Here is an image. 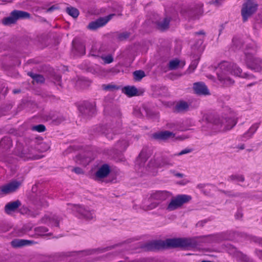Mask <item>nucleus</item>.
I'll return each instance as SVG.
<instances>
[{"label":"nucleus","instance_id":"nucleus-30","mask_svg":"<svg viewBox=\"0 0 262 262\" xmlns=\"http://www.w3.org/2000/svg\"><path fill=\"white\" fill-rule=\"evenodd\" d=\"M66 12L73 18H77L79 14L78 10L73 7H67L66 8Z\"/></svg>","mask_w":262,"mask_h":262},{"label":"nucleus","instance_id":"nucleus-15","mask_svg":"<svg viewBox=\"0 0 262 262\" xmlns=\"http://www.w3.org/2000/svg\"><path fill=\"white\" fill-rule=\"evenodd\" d=\"M30 148L27 146H24L20 143H18L16 145L15 148V153L19 157L24 159L25 160H28V158L33 157L32 154H28V151Z\"/></svg>","mask_w":262,"mask_h":262},{"label":"nucleus","instance_id":"nucleus-50","mask_svg":"<svg viewBox=\"0 0 262 262\" xmlns=\"http://www.w3.org/2000/svg\"><path fill=\"white\" fill-rule=\"evenodd\" d=\"M73 171L77 174H81V173H83L82 169L79 167H76V168H74Z\"/></svg>","mask_w":262,"mask_h":262},{"label":"nucleus","instance_id":"nucleus-61","mask_svg":"<svg viewBox=\"0 0 262 262\" xmlns=\"http://www.w3.org/2000/svg\"><path fill=\"white\" fill-rule=\"evenodd\" d=\"M256 83V82H252L251 83H249V84H247V87H250V86H252L254 85Z\"/></svg>","mask_w":262,"mask_h":262},{"label":"nucleus","instance_id":"nucleus-39","mask_svg":"<svg viewBox=\"0 0 262 262\" xmlns=\"http://www.w3.org/2000/svg\"><path fill=\"white\" fill-rule=\"evenodd\" d=\"M233 44L237 49H240L243 45L242 41L237 38H234L233 39Z\"/></svg>","mask_w":262,"mask_h":262},{"label":"nucleus","instance_id":"nucleus-37","mask_svg":"<svg viewBox=\"0 0 262 262\" xmlns=\"http://www.w3.org/2000/svg\"><path fill=\"white\" fill-rule=\"evenodd\" d=\"M28 154H32L33 156L32 158H28V160H37L41 158L43 156H39L35 154V150L32 147H30L28 151Z\"/></svg>","mask_w":262,"mask_h":262},{"label":"nucleus","instance_id":"nucleus-38","mask_svg":"<svg viewBox=\"0 0 262 262\" xmlns=\"http://www.w3.org/2000/svg\"><path fill=\"white\" fill-rule=\"evenodd\" d=\"M2 146L6 145V150L10 149L12 146V141L9 139L3 140L1 142Z\"/></svg>","mask_w":262,"mask_h":262},{"label":"nucleus","instance_id":"nucleus-19","mask_svg":"<svg viewBox=\"0 0 262 262\" xmlns=\"http://www.w3.org/2000/svg\"><path fill=\"white\" fill-rule=\"evenodd\" d=\"M21 206L19 200L7 203L5 206V211L7 214H11L14 212Z\"/></svg>","mask_w":262,"mask_h":262},{"label":"nucleus","instance_id":"nucleus-7","mask_svg":"<svg viewBox=\"0 0 262 262\" xmlns=\"http://www.w3.org/2000/svg\"><path fill=\"white\" fill-rule=\"evenodd\" d=\"M73 210L77 213L76 215L80 219L89 221L95 217L94 210H91L88 207L73 205Z\"/></svg>","mask_w":262,"mask_h":262},{"label":"nucleus","instance_id":"nucleus-28","mask_svg":"<svg viewBox=\"0 0 262 262\" xmlns=\"http://www.w3.org/2000/svg\"><path fill=\"white\" fill-rule=\"evenodd\" d=\"M189 105L185 101H180L176 105V110L178 112H182L188 110Z\"/></svg>","mask_w":262,"mask_h":262},{"label":"nucleus","instance_id":"nucleus-48","mask_svg":"<svg viewBox=\"0 0 262 262\" xmlns=\"http://www.w3.org/2000/svg\"><path fill=\"white\" fill-rule=\"evenodd\" d=\"M182 13L184 15L186 14L188 16V17H192V10H189V11H187L185 9H183L182 10Z\"/></svg>","mask_w":262,"mask_h":262},{"label":"nucleus","instance_id":"nucleus-43","mask_svg":"<svg viewBox=\"0 0 262 262\" xmlns=\"http://www.w3.org/2000/svg\"><path fill=\"white\" fill-rule=\"evenodd\" d=\"M129 36V33L127 32H124L121 33L118 36V38L120 40H123L128 38Z\"/></svg>","mask_w":262,"mask_h":262},{"label":"nucleus","instance_id":"nucleus-57","mask_svg":"<svg viewBox=\"0 0 262 262\" xmlns=\"http://www.w3.org/2000/svg\"><path fill=\"white\" fill-rule=\"evenodd\" d=\"M255 242L262 246V238H257Z\"/></svg>","mask_w":262,"mask_h":262},{"label":"nucleus","instance_id":"nucleus-8","mask_svg":"<svg viewBox=\"0 0 262 262\" xmlns=\"http://www.w3.org/2000/svg\"><path fill=\"white\" fill-rule=\"evenodd\" d=\"M30 14L27 12L21 10H14L12 11L9 17L3 19V24L5 25H9L16 23L18 19L29 18Z\"/></svg>","mask_w":262,"mask_h":262},{"label":"nucleus","instance_id":"nucleus-6","mask_svg":"<svg viewBox=\"0 0 262 262\" xmlns=\"http://www.w3.org/2000/svg\"><path fill=\"white\" fill-rule=\"evenodd\" d=\"M122 244H116L111 246H107L102 248H98L95 249H86L81 251H73L72 252V255L77 256L78 257H82L84 256L90 255L95 254L102 253L107 251L111 250L116 247L120 246Z\"/></svg>","mask_w":262,"mask_h":262},{"label":"nucleus","instance_id":"nucleus-24","mask_svg":"<svg viewBox=\"0 0 262 262\" xmlns=\"http://www.w3.org/2000/svg\"><path fill=\"white\" fill-rule=\"evenodd\" d=\"M96 57H100L103 61L104 64H110L113 62L114 57L112 55L108 54L105 55L103 53L102 54H94Z\"/></svg>","mask_w":262,"mask_h":262},{"label":"nucleus","instance_id":"nucleus-63","mask_svg":"<svg viewBox=\"0 0 262 262\" xmlns=\"http://www.w3.org/2000/svg\"><path fill=\"white\" fill-rule=\"evenodd\" d=\"M42 145H45V146H46V147H45V149H43V150H46L47 149H48L49 148V147L48 146V145H47V144H45V143H42Z\"/></svg>","mask_w":262,"mask_h":262},{"label":"nucleus","instance_id":"nucleus-58","mask_svg":"<svg viewBox=\"0 0 262 262\" xmlns=\"http://www.w3.org/2000/svg\"><path fill=\"white\" fill-rule=\"evenodd\" d=\"M195 34H196V35H205V32L204 31L201 30V31H200L199 32H195Z\"/></svg>","mask_w":262,"mask_h":262},{"label":"nucleus","instance_id":"nucleus-59","mask_svg":"<svg viewBox=\"0 0 262 262\" xmlns=\"http://www.w3.org/2000/svg\"><path fill=\"white\" fill-rule=\"evenodd\" d=\"M206 223L205 221H201V222H199L196 225L198 226H204V224Z\"/></svg>","mask_w":262,"mask_h":262},{"label":"nucleus","instance_id":"nucleus-49","mask_svg":"<svg viewBox=\"0 0 262 262\" xmlns=\"http://www.w3.org/2000/svg\"><path fill=\"white\" fill-rule=\"evenodd\" d=\"M254 253L259 259L262 260V250L256 249L254 251Z\"/></svg>","mask_w":262,"mask_h":262},{"label":"nucleus","instance_id":"nucleus-33","mask_svg":"<svg viewBox=\"0 0 262 262\" xmlns=\"http://www.w3.org/2000/svg\"><path fill=\"white\" fill-rule=\"evenodd\" d=\"M134 80L136 81H140L145 76V74L143 71L137 70L133 73Z\"/></svg>","mask_w":262,"mask_h":262},{"label":"nucleus","instance_id":"nucleus-53","mask_svg":"<svg viewBox=\"0 0 262 262\" xmlns=\"http://www.w3.org/2000/svg\"><path fill=\"white\" fill-rule=\"evenodd\" d=\"M25 241L26 242H26V246L31 245L35 244L36 243V242H35L34 241H33V240L25 239Z\"/></svg>","mask_w":262,"mask_h":262},{"label":"nucleus","instance_id":"nucleus-34","mask_svg":"<svg viewBox=\"0 0 262 262\" xmlns=\"http://www.w3.org/2000/svg\"><path fill=\"white\" fill-rule=\"evenodd\" d=\"M180 61L179 59L172 60L169 62V69L170 70L177 69L180 66Z\"/></svg>","mask_w":262,"mask_h":262},{"label":"nucleus","instance_id":"nucleus-44","mask_svg":"<svg viewBox=\"0 0 262 262\" xmlns=\"http://www.w3.org/2000/svg\"><path fill=\"white\" fill-rule=\"evenodd\" d=\"M102 86L103 89L106 91L112 90L117 88L116 85L112 84L103 85Z\"/></svg>","mask_w":262,"mask_h":262},{"label":"nucleus","instance_id":"nucleus-41","mask_svg":"<svg viewBox=\"0 0 262 262\" xmlns=\"http://www.w3.org/2000/svg\"><path fill=\"white\" fill-rule=\"evenodd\" d=\"M61 77L60 75H55L53 77V82L55 84L61 86Z\"/></svg>","mask_w":262,"mask_h":262},{"label":"nucleus","instance_id":"nucleus-21","mask_svg":"<svg viewBox=\"0 0 262 262\" xmlns=\"http://www.w3.org/2000/svg\"><path fill=\"white\" fill-rule=\"evenodd\" d=\"M259 126V123H255L253 124L243 135V138L247 140L252 137L254 134L257 130Z\"/></svg>","mask_w":262,"mask_h":262},{"label":"nucleus","instance_id":"nucleus-22","mask_svg":"<svg viewBox=\"0 0 262 262\" xmlns=\"http://www.w3.org/2000/svg\"><path fill=\"white\" fill-rule=\"evenodd\" d=\"M170 21V17H165L161 21H158L156 23L157 28L161 31H164L167 29Z\"/></svg>","mask_w":262,"mask_h":262},{"label":"nucleus","instance_id":"nucleus-26","mask_svg":"<svg viewBox=\"0 0 262 262\" xmlns=\"http://www.w3.org/2000/svg\"><path fill=\"white\" fill-rule=\"evenodd\" d=\"M97 130L99 133H101L105 134V136L109 140L113 139V134H112V129H107L103 126H99L97 128Z\"/></svg>","mask_w":262,"mask_h":262},{"label":"nucleus","instance_id":"nucleus-11","mask_svg":"<svg viewBox=\"0 0 262 262\" xmlns=\"http://www.w3.org/2000/svg\"><path fill=\"white\" fill-rule=\"evenodd\" d=\"M225 248L226 251L230 254L234 256L239 262H255L248 255L241 251H237L236 248L230 244L225 245Z\"/></svg>","mask_w":262,"mask_h":262},{"label":"nucleus","instance_id":"nucleus-20","mask_svg":"<svg viewBox=\"0 0 262 262\" xmlns=\"http://www.w3.org/2000/svg\"><path fill=\"white\" fill-rule=\"evenodd\" d=\"M59 221V217L55 215H53L51 216L45 215L41 219L40 223L43 224L50 223L52 226L58 227Z\"/></svg>","mask_w":262,"mask_h":262},{"label":"nucleus","instance_id":"nucleus-29","mask_svg":"<svg viewBox=\"0 0 262 262\" xmlns=\"http://www.w3.org/2000/svg\"><path fill=\"white\" fill-rule=\"evenodd\" d=\"M28 75L37 83H41L45 81L44 77L41 75L34 74L31 72H28Z\"/></svg>","mask_w":262,"mask_h":262},{"label":"nucleus","instance_id":"nucleus-52","mask_svg":"<svg viewBox=\"0 0 262 262\" xmlns=\"http://www.w3.org/2000/svg\"><path fill=\"white\" fill-rule=\"evenodd\" d=\"M222 1L221 0H215L212 2V4L216 7H219L222 5Z\"/></svg>","mask_w":262,"mask_h":262},{"label":"nucleus","instance_id":"nucleus-10","mask_svg":"<svg viewBox=\"0 0 262 262\" xmlns=\"http://www.w3.org/2000/svg\"><path fill=\"white\" fill-rule=\"evenodd\" d=\"M257 9V5L251 0H247L243 4L241 10L243 21H246L248 18L251 16Z\"/></svg>","mask_w":262,"mask_h":262},{"label":"nucleus","instance_id":"nucleus-45","mask_svg":"<svg viewBox=\"0 0 262 262\" xmlns=\"http://www.w3.org/2000/svg\"><path fill=\"white\" fill-rule=\"evenodd\" d=\"M191 151H192V150L190 149L185 148V149L182 150V151H181L180 152H179L177 154H175L174 155L179 156H181V155H183L184 154H188V153L191 152Z\"/></svg>","mask_w":262,"mask_h":262},{"label":"nucleus","instance_id":"nucleus-25","mask_svg":"<svg viewBox=\"0 0 262 262\" xmlns=\"http://www.w3.org/2000/svg\"><path fill=\"white\" fill-rule=\"evenodd\" d=\"M128 146V142L125 140L118 141L115 144V148L116 150L119 151H123L126 150Z\"/></svg>","mask_w":262,"mask_h":262},{"label":"nucleus","instance_id":"nucleus-47","mask_svg":"<svg viewBox=\"0 0 262 262\" xmlns=\"http://www.w3.org/2000/svg\"><path fill=\"white\" fill-rule=\"evenodd\" d=\"M222 193H224L225 194L228 196H232V197H235V196H239V193H235V194H232L230 191H226L224 190H220Z\"/></svg>","mask_w":262,"mask_h":262},{"label":"nucleus","instance_id":"nucleus-36","mask_svg":"<svg viewBox=\"0 0 262 262\" xmlns=\"http://www.w3.org/2000/svg\"><path fill=\"white\" fill-rule=\"evenodd\" d=\"M31 130L38 133H41L46 130V126L43 124H38L32 126Z\"/></svg>","mask_w":262,"mask_h":262},{"label":"nucleus","instance_id":"nucleus-1","mask_svg":"<svg viewBox=\"0 0 262 262\" xmlns=\"http://www.w3.org/2000/svg\"><path fill=\"white\" fill-rule=\"evenodd\" d=\"M203 238L204 242L211 243L214 240L212 235L197 236L192 238H168L165 241H154L149 242L141 246V248L145 251H152L168 248H187L195 247L198 245V239Z\"/></svg>","mask_w":262,"mask_h":262},{"label":"nucleus","instance_id":"nucleus-2","mask_svg":"<svg viewBox=\"0 0 262 262\" xmlns=\"http://www.w3.org/2000/svg\"><path fill=\"white\" fill-rule=\"evenodd\" d=\"M230 74L248 79H255L252 74L243 73L242 69L236 64L224 61L219 64L217 69V78L220 84L224 86L233 84L234 81L229 76Z\"/></svg>","mask_w":262,"mask_h":262},{"label":"nucleus","instance_id":"nucleus-18","mask_svg":"<svg viewBox=\"0 0 262 262\" xmlns=\"http://www.w3.org/2000/svg\"><path fill=\"white\" fill-rule=\"evenodd\" d=\"M175 134L171 132L166 130L162 131L152 134V138L157 140H166L170 138H173Z\"/></svg>","mask_w":262,"mask_h":262},{"label":"nucleus","instance_id":"nucleus-54","mask_svg":"<svg viewBox=\"0 0 262 262\" xmlns=\"http://www.w3.org/2000/svg\"><path fill=\"white\" fill-rule=\"evenodd\" d=\"M56 9H57V7H56L55 6H52L51 7H50V8H49L47 10V12H51L52 11H53L54 10H55Z\"/></svg>","mask_w":262,"mask_h":262},{"label":"nucleus","instance_id":"nucleus-4","mask_svg":"<svg viewBox=\"0 0 262 262\" xmlns=\"http://www.w3.org/2000/svg\"><path fill=\"white\" fill-rule=\"evenodd\" d=\"M245 54L247 68L256 72H261L262 71V59L248 52L245 51Z\"/></svg>","mask_w":262,"mask_h":262},{"label":"nucleus","instance_id":"nucleus-17","mask_svg":"<svg viewBox=\"0 0 262 262\" xmlns=\"http://www.w3.org/2000/svg\"><path fill=\"white\" fill-rule=\"evenodd\" d=\"M193 89L194 92L199 95H208L210 94L209 90L204 82L194 83Z\"/></svg>","mask_w":262,"mask_h":262},{"label":"nucleus","instance_id":"nucleus-12","mask_svg":"<svg viewBox=\"0 0 262 262\" xmlns=\"http://www.w3.org/2000/svg\"><path fill=\"white\" fill-rule=\"evenodd\" d=\"M21 183L17 181H13L0 187V194H8L16 191Z\"/></svg>","mask_w":262,"mask_h":262},{"label":"nucleus","instance_id":"nucleus-23","mask_svg":"<svg viewBox=\"0 0 262 262\" xmlns=\"http://www.w3.org/2000/svg\"><path fill=\"white\" fill-rule=\"evenodd\" d=\"M123 93L129 97L136 96L138 93V90L135 86H127L122 89Z\"/></svg>","mask_w":262,"mask_h":262},{"label":"nucleus","instance_id":"nucleus-32","mask_svg":"<svg viewBox=\"0 0 262 262\" xmlns=\"http://www.w3.org/2000/svg\"><path fill=\"white\" fill-rule=\"evenodd\" d=\"M146 159L143 157L142 154H140L136 160V166H138V169L142 168L144 167Z\"/></svg>","mask_w":262,"mask_h":262},{"label":"nucleus","instance_id":"nucleus-64","mask_svg":"<svg viewBox=\"0 0 262 262\" xmlns=\"http://www.w3.org/2000/svg\"><path fill=\"white\" fill-rule=\"evenodd\" d=\"M239 149H244L245 148V146L244 144L240 146V147H239Z\"/></svg>","mask_w":262,"mask_h":262},{"label":"nucleus","instance_id":"nucleus-60","mask_svg":"<svg viewBox=\"0 0 262 262\" xmlns=\"http://www.w3.org/2000/svg\"><path fill=\"white\" fill-rule=\"evenodd\" d=\"M20 92V89H15L13 90V93L15 94L19 93Z\"/></svg>","mask_w":262,"mask_h":262},{"label":"nucleus","instance_id":"nucleus-35","mask_svg":"<svg viewBox=\"0 0 262 262\" xmlns=\"http://www.w3.org/2000/svg\"><path fill=\"white\" fill-rule=\"evenodd\" d=\"M35 231L36 234L42 236L46 234V233L48 231V229L45 227L40 226L35 228Z\"/></svg>","mask_w":262,"mask_h":262},{"label":"nucleus","instance_id":"nucleus-42","mask_svg":"<svg viewBox=\"0 0 262 262\" xmlns=\"http://www.w3.org/2000/svg\"><path fill=\"white\" fill-rule=\"evenodd\" d=\"M160 205V202H151L149 205L147 206V209L148 210H152L156 208H157Z\"/></svg>","mask_w":262,"mask_h":262},{"label":"nucleus","instance_id":"nucleus-3","mask_svg":"<svg viewBox=\"0 0 262 262\" xmlns=\"http://www.w3.org/2000/svg\"><path fill=\"white\" fill-rule=\"evenodd\" d=\"M191 200V196L187 194H179L172 198L167 206L166 210L168 211H172L180 208L182 206L188 203Z\"/></svg>","mask_w":262,"mask_h":262},{"label":"nucleus","instance_id":"nucleus-40","mask_svg":"<svg viewBox=\"0 0 262 262\" xmlns=\"http://www.w3.org/2000/svg\"><path fill=\"white\" fill-rule=\"evenodd\" d=\"M95 53H96V54H102V53L100 52V51L98 49L97 46H93L90 54L91 56L96 57L94 55H93Z\"/></svg>","mask_w":262,"mask_h":262},{"label":"nucleus","instance_id":"nucleus-5","mask_svg":"<svg viewBox=\"0 0 262 262\" xmlns=\"http://www.w3.org/2000/svg\"><path fill=\"white\" fill-rule=\"evenodd\" d=\"M213 123L215 126V129L218 131H226L232 128L236 124L234 119L215 118Z\"/></svg>","mask_w":262,"mask_h":262},{"label":"nucleus","instance_id":"nucleus-55","mask_svg":"<svg viewBox=\"0 0 262 262\" xmlns=\"http://www.w3.org/2000/svg\"><path fill=\"white\" fill-rule=\"evenodd\" d=\"M203 38H200L198 39V41L197 42V45H196V46L197 47H199L201 45H202V44L203 43Z\"/></svg>","mask_w":262,"mask_h":262},{"label":"nucleus","instance_id":"nucleus-14","mask_svg":"<svg viewBox=\"0 0 262 262\" xmlns=\"http://www.w3.org/2000/svg\"><path fill=\"white\" fill-rule=\"evenodd\" d=\"M172 194L167 191H157L151 194L149 199L151 201H157L160 204L167 199H168Z\"/></svg>","mask_w":262,"mask_h":262},{"label":"nucleus","instance_id":"nucleus-62","mask_svg":"<svg viewBox=\"0 0 262 262\" xmlns=\"http://www.w3.org/2000/svg\"><path fill=\"white\" fill-rule=\"evenodd\" d=\"M235 216H236V217L237 219H238V218L241 217L242 216V214H241L239 212H238V213L236 214Z\"/></svg>","mask_w":262,"mask_h":262},{"label":"nucleus","instance_id":"nucleus-16","mask_svg":"<svg viewBox=\"0 0 262 262\" xmlns=\"http://www.w3.org/2000/svg\"><path fill=\"white\" fill-rule=\"evenodd\" d=\"M110 171L111 169L108 165L106 164L102 165L95 173V180L98 181L106 178L109 174Z\"/></svg>","mask_w":262,"mask_h":262},{"label":"nucleus","instance_id":"nucleus-9","mask_svg":"<svg viewBox=\"0 0 262 262\" xmlns=\"http://www.w3.org/2000/svg\"><path fill=\"white\" fill-rule=\"evenodd\" d=\"M82 117L85 120L90 119L96 114L95 105L90 102H85L79 106Z\"/></svg>","mask_w":262,"mask_h":262},{"label":"nucleus","instance_id":"nucleus-27","mask_svg":"<svg viewBox=\"0 0 262 262\" xmlns=\"http://www.w3.org/2000/svg\"><path fill=\"white\" fill-rule=\"evenodd\" d=\"M227 180L230 182H243L245 181V177L243 174H234L230 176Z\"/></svg>","mask_w":262,"mask_h":262},{"label":"nucleus","instance_id":"nucleus-46","mask_svg":"<svg viewBox=\"0 0 262 262\" xmlns=\"http://www.w3.org/2000/svg\"><path fill=\"white\" fill-rule=\"evenodd\" d=\"M198 60H195L191 62V64L189 66V69H192L191 72L193 71L198 66Z\"/></svg>","mask_w":262,"mask_h":262},{"label":"nucleus","instance_id":"nucleus-51","mask_svg":"<svg viewBox=\"0 0 262 262\" xmlns=\"http://www.w3.org/2000/svg\"><path fill=\"white\" fill-rule=\"evenodd\" d=\"M171 172L173 173V174L178 178H183L184 176V174L181 173L179 172H176L174 171H171Z\"/></svg>","mask_w":262,"mask_h":262},{"label":"nucleus","instance_id":"nucleus-13","mask_svg":"<svg viewBox=\"0 0 262 262\" xmlns=\"http://www.w3.org/2000/svg\"><path fill=\"white\" fill-rule=\"evenodd\" d=\"M115 15L114 14H110L104 17H100L95 21L89 23L88 28L91 30H95L104 26Z\"/></svg>","mask_w":262,"mask_h":262},{"label":"nucleus","instance_id":"nucleus-31","mask_svg":"<svg viewBox=\"0 0 262 262\" xmlns=\"http://www.w3.org/2000/svg\"><path fill=\"white\" fill-rule=\"evenodd\" d=\"M25 239H15L11 242V245L13 247L18 248L26 246Z\"/></svg>","mask_w":262,"mask_h":262},{"label":"nucleus","instance_id":"nucleus-56","mask_svg":"<svg viewBox=\"0 0 262 262\" xmlns=\"http://www.w3.org/2000/svg\"><path fill=\"white\" fill-rule=\"evenodd\" d=\"M64 120H65V118L63 116H61L59 118L57 119L56 121L57 123H60L62 122V121H63Z\"/></svg>","mask_w":262,"mask_h":262}]
</instances>
